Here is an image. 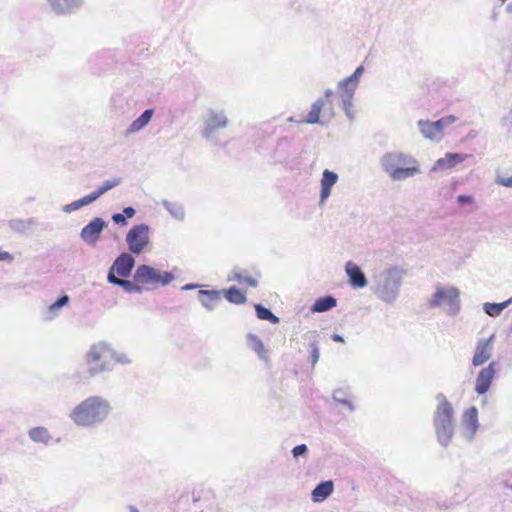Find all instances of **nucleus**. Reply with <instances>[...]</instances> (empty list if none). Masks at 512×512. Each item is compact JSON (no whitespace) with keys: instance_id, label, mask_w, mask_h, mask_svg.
Returning a JSON list of instances; mask_svg holds the SVG:
<instances>
[{"instance_id":"nucleus-27","label":"nucleus","mask_w":512,"mask_h":512,"mask_svg":"<svg viewBox=\"0 0 512 512\" xmlns=\"http://www.w3.org/2000/svg\"><path fill=\"white\" fill-rule=\"evenodd\" d=\"M336 305L337 300L331 295H326L316 299L311 307V311L318 313L327 312L334 308Z\"/></svg>"},{"instance_id":"nucleus-34","label":"nucleus","mask_w":512,"mask_h":512,"mask_svg":"<svg viewBox=\"0 0 512 512\" xmlns=\"http://www.w3.org/2000/svg\"><path fill=\"white\" fill-rule=\"evenodd\" d=\"M29 438L36 443L47 444L51 440V435L45 427H35L29 430Z\"/></svg>"},{"instance_id":"nucleus-16","label":"nucleus","mask_w":512,"mask_h":512,"mask_svg":"<svg viewBox=\"0 0 512 512\" xmlns=\"http://www.w3.org/2000/svg\"><path fill=\"white\" fill-rule=\"evenodd\" d=\"M345 272L348 282L354 289L365 288L368 284L367 278L361 268L352 261L345 264Z\"/></svg>"},{"instance_id":"nucleus-14","label":"nucleus","mask_w":512,"mask_h":512,"mask_svg":"<svg viewBox=\"0 0 512 512\" xmlns=\"http://www.w3.org/2000/svg\"><path fill=\"white\" fill-rule=\"evenodd\" d=\"M495 362H490L488 366L482 368L475 380L474 390L478 395L486 394L495 378L496 374Z\"/></svg>"},{"instance_id":"nucleus-11","label":"nucleus","mask_w":512,"mask_h":512,"mask_svg":"<svg viewBox=\"0 0 512 512\" xmlns=\"http://www.w3.org/2000/svg\"><path fill=\"white\" fill-rule=\"evenodd\" d=\"M126 242L133 254H140L149 243V226H132L127 233Z\"/></svg>"},{"instance_id":"nucleus-41","label":"nucleus","mask_w":512,"mask_h":512,"mask_svg":"<svg viewBox=\"0 0 512 512\" xmlns=\"http://www.w3.org/2000/svg\"><path fill=\"white\" fill-rule=\"evenodd\" d=\"M310 347H311V363L314 366L318 362L319 356H320L318 343L316 341H313L310 344Z\"/></svg>"},{"instance_id":"nucleus-10","label":"nucleus","mask_w":512,"mask_h":512,"mask_svg":"<svg viewBox=\"0 0 512 512\" xmlns=\"http://www.w3.org/2000/svg\"><path fill=\"white\" fill-rule=\"evenodd\" d=\"M49 11L57 17H68L77 14L85 4V0H45Z\"/></svg>"},{"instance_id":"nucleus-54","label":"nucleus","mask_w":512,"mask_h":512,"mask_svg":"<svg viewBox=\"0 0 512 512\" xmlns=\"http://www.w3.org/2000/svg\"><path fill=\"white\" fill-rule=\"evenodd\" d=\"M288 121L293 122L294 121L293 117H289Z\"/></svg>"},{"instance_id":"nucleus-32","label":"nucleus","mask_w":512,"mask_h":512,"mask_svg":"<svg viewBox=\"0 0 512 512\" xmlns=\"http://www.w3.org/2000/svg\"><path fill=\"white\" fill-rule=\"evenodd\" d=\"M95 201V197L90 193L85 195L84 197L71 202L70 204H66L62 207V211L65 213H72L76 210L83 208Z\"/></svg>"},{"instance_id":"nucleus-43","label":"nucleus","mask_w":512,"mask_h":512,"mask_svg":"<svg viewBox=\"0 0 512 512\" xmlns=\"http://www.w3.org/2000/svg\"><path fill=\"white\" fill-rule=\"evenodd\" d=\"M112 220L115 222V224H125V216L122 213H115L112 216Z\"/></svg>"},{"instance_id":"nucleus-21","label":"nucleus","mask_w":512,"mask_h":512,"mask_svg":"<svg viewBox=\"0 0 512 512\" xmlns=\"http://www.w3.org/2000/svg\"><path fill=\"white\" fill-rule=\"evenodd\" d=\"M334 491L332 480L321 481L311 492V499L315 503L325 501Z\"/></svg>"},{"instance_id":"nucleus-8","label":"nucleus","mask_w":512,"mask_h":512,"mask_svg":"<svg viewBox=\"0 0 512 512\" xmlns=\"http://www.w3.org/2000/svg\"><path fill=\"white\" fill-rule=\"evenodd\" d=\"M430 308H441L445 313L455 316L460 312V291L454 286H437L428 301Z\"/></svg>"},{"instance_id":"nucleus-36","label":"nucleus","mask_w":512,"mask_h":512,"mask_svg":"<svg viewBox=\"0 0 512 512\" xmlns=\"http://www.w3.org/2000/svg\"><path fill=\"white\" fill-rule=\"evenodd\" d=\"M457 118L454 115H448L445 117L440 118L437 121H434L436 127L438 130H440V134L444 135V129L452 125L454 122H456Z\"/></svg>"},{"instance_id":"nucleus-44","label":"nucleus","mask_w":512,"mask_h":512,"mask_svg":"<svg viewBox=\"0 0 512 512\" xmlns=\"http://www.w3.org/2000/svg\"><path fill=\"white\" fill-rule=\"evenodd\" d=\"M14 257L7 251H2L0 249V261L12 262Z\"/></svg>"},{"instance_id":"nucleus-55","label":"nucleus","mask_w":512,"mask_h":512,"mask_svg":"<svg viewBox=\"0 0 512 512\" xmlns=\"http://www.w3.org/2000/svg\"><path fill=\"white\" fill-rule=\"evenodd\" d=\"M2 483V478L0 477V484Z\"/></svg>"},{"instance_id":"nucleus-4","label":"nucleus","mask_w":512,"mask_h":512,"mask_svg":"<svg viewBox=\"0 0 512 512\" xmlns=\"http://www.w3.org/2000/svg\"><path fill=\"white\" fill-rule=\"evenodd\" d=\"M402 272L397 267L383 270L375 277L374 294L383 302L392 304L399 295Z\"/></svg>"},{"instance_id":"nucleus-15","label":"nucleus","mask_w":512,"mask_h":512,"mask_svg":"<svg viewBox=\"0 0 512 512\" xmlns=\"http://www.w3.org/2000/svg\"><path fill=\"white\" fill-rule=\"evenodd\" d=\"M134 265L135 260L133 256L128 253H122L113 262L108 273H113V275L117 274L120 277L126 278L131 274Z\"/></svg>"},{"instance_id":"nucleus-52","label":"nucleus","mask_w":512,"mask_h":512,"mask_svg":"<svg viewBox=\"0 0 512 512\" xmlns=\"http://www.w3.org/2000/svg\"><path fill=\"white\" fill-rule=\"evenodd\" d=\"M128 509H129V512H139V510L135 506H132V505H130L128 507Z\"/></svg>"},{"instance_id":"nucleus-1","label":"nucleus","mask_w":512,"mask_h":512,"mask_svg":"<svg viewBox=\"0 0 512 512\" xmlns=\"http://www.w3.org/2000/svg\"><path fill=\"white\" fill-rule=\"evenodd\" d=\"M112 411L110 401L99 395H92L78 403L69 418L78 427L94 428L106 421Z\"/></svg>"},{"instance_id":"nucleus-29","label":"nucleus","mask_w":512,"mask_h":512,"mask_svg":"<svg viewBox=\"0 0 512 512\" xmlns=\"http://www.w3.org/2000/svg\"><path fill=\"white\" fill-rule=\"evenodd\" d=\"M227 301L232 304H244L247 301L244 292H241L236 286H231L228 289L221 290Z\"/></svg>"},{"instance_id":"nucleus-48","label":"nucleus","mask_w":512,"mask_h":512,"mask_svg":"<svg viewBox=\"0 0 512 512\" xmlns=\"http://www.w3.org/2000/svg\"><path fill=\"white\" fill-rule=\"evenodd\" d=\"M198 285L197 284H194V283H188V284H185L184 286H182V290L184 291H188V290H193L195 288H197Z\"/></svg>"},{"instance_id":"nucleus-5","label":"nucleus","mask_w":512,"mask_h":512,"mask_svg":"<svg viewBox=\"0 0 512 512\" xmlns=\"http://www.w3.org/2000/svg\"><path fill=\"white\" fill-rule=\"evenodd\" d=\"M113 349L105 342L93 344L85 355L86 373L93 378L101 373L110 372L114 368L112 362Z\"/></svg>"},{"instance_id":"nucleus-6","label":"nucleus","mask_w":512,"mask_h":512,"mask_svg":"<svg viewBox=\"0 0 512 512\" xmlns=\"http://www.w3.org/2000/svg\"><path fill=\"white\" fill-rule=\"evenodd\" d=\"M201 136L213 145H219V136L222 130L229 126L227 112L223 108H208L202 117Z\"/></svg>"},{"instance_id":"nucleus-25","label":"nucleus","mask_w":512,"mask_h":512,"mask_svg":"<svg viewBox=\"0 0 512 512\" xmlns=\"http://www.w3.org/2000/svg\"><path fill=\"white\" fill-rule=\"evenodd\" d=\"M325 106V100L322 98L317 99L314 101L311 105V109L306 117L305 120H303V123L307 124H320L324 125V122L320 119V113L323 110V107Z\"/></svg>"},{"instance_id":"nucleus-12","label":"nucleus","mask_w":512,"mask_h":512,"mask_svg":"<svg viewBox=\"0 0 512 512\" xmlns=\"http://www.w3.org/2000/svg\"><path fill=\"white\" fill-rule=\"evenodd\" d=\"M461 428L463 436L471 441L479 428L478 409L475 406H471L463 412Z\"/></svg>"},{"instance_id":"nucleus-19","label":"nucleus","mask_w":512,"mask_h":512,"mask_svg":"<svg viewBox=\"0 0 512 512\" xmlns=\"http://www.w3.org/2000/svg\"><path fill=\"white\" fill-rule=\"evenodd\" d=\"M338 178V175L333 171L328 169L323 171L320 181V202H324L328 199L331 194L332 187L337 183Z\"/></svg>"},{"instance_id":"nucleus-22","label":"nucleus","mask_w":512,"mask_h":512,"mask_svg":"<svg viewBox=\"0 0 512 512\" xmlns=\"http://www.w3.org/2000/svg\"><path fill=\"white\" fill-rule=\"evenodd\" d=\"M107 280L111 284L122 287L127 293H141L143 291V287L134 280L120 279L116 277V275H113V273H108Z\"/></svg>"},{"instance_id":"nucleus-39","label":"nucleus","mask_w":512,"mask_h":512,"mask_svg":"<svg viewBox=\"0 0 512 512\" xmlns=\"http://www.w3.org/2000/svg\"><path fill=\"white\" fill-rule=\"evenodd\" d=\"M112 362H116L122 365H129L132 361L126 353H119L113 350Z\"/></svg>"},{"instance_id":"nucleus-37","label":"nucleus","mask_w":512,"mask_h":512,"mask_svg":"<svg viewBox=\"0 0 512 512\" xmlns=\"http://www.w3.org/2000/svg\"><path fill=\"white\" fill-rule=\"evenodd\" d=\"M117 180H107L103 183L101 187L98 188V190L92 192L91 194L95 197V201L103 195L105 192L109 191L110 189L114 188L118 185Z\"/></svg>"},{"instance_id":"nucleus-42","label":"nucleus","mask_w":512,"mask_h":512,"mask_svg":"<svg viewBox=\"0 0 512 512\" xmlns=\"http://www.w3.org/2000/svg\"><path fill=\"white\" fill-rule=\"evenodd\" d=\"M495 182L501 186L512 188V176L504 177L501 175H497Z\"/></svg>"},{"instance_id":"nucleus-50","label":"nucleus","mask_w":512,"mask_h":512,"mask_svg":"<svg viewBox=\"0 0 512 512\" xmlns=\"http://www.w3.org/2000/svg\"><path fill=\"white\" fill-rule=\"evenodd\" d=\"M504 120L507 121L512 127V110L509 111V113L505 116Z\"/></svg>"},{"instance_id":"nucleus-51","label":"nucleus","mask_w":512,"mask_h":512,"mask_svg":"<svg viewBox=\"0 0 512 512\" xmlns=\"http://www.w3.org/2000/svg\"><path fill=\"white\" fill-rule=\"evenodd\" d=\"M89 224H106L101 218H94L92 221L89 222Z\"/></svg>"},{"instance_id":"nucleus-2","label":"nucleus","mask_w":512,"mask_h":512,"mask_svg":"<svg viewBox=\"0 0 512 512\" xmlns=\"http://www.w3.org/2000/svg\"><path fill=\"white\" fill-rule=\"evenodd\" d=\"M380 166L394 182H401L421 173L418 160L411 154L401 151L385 153L380 158Z\"/></svg>"},{"instance_id":"nucleus-46","label":"nucleus","mask_w":512,"mask_h":512,"mask_svg":"<svg viewBox=\"0 0 512 512\" xmlns=\"http://www.w3.org/2000/svg\"><path fill=\"white\" fill-rule=\"evenodd\" d=\"M136 211L133 207L124 208L122 214H124L125 219L132 218L135 215Z\"/></svg>"},{"instance_id":"nucleus-35","label":"nucleus","mask_w":512,"mask_h":512,"mask_svg":"<svg viewBox=\"0 0 512 512\" xmlns=\"http://www.w3.org/2000/svg\"><path fill=\"white\" fill-rule=\"evenodd\" d=\"M254 308L259 319L269 321L272 324L279 322V318L274 315L270 309L264 307L262 304H255Z\"/></svg>"},{"instance_id":"nucleus-49","label":"nucleus","mask_w":512,"mask_h":512,"mask_svg":"<svg viewBox=\"0 0 512 512\" xmlns=\"http://www.w3.org/2000/svg\"><path fill=\"white\" fill-rule=\"evenodd\" d=\"M331 339H332L333 341H335V342H339V343H343V342H344V338H343V336H341V335H339V334H336V333L332 334Z\"/></svg>"},{"instance_id":"nucleus-26","label":"nucleus","mask_w":512,"mask_h":512,"mask_svg":"<svg viewBox=\"0 0 512 512\" xmlns=\"http://www.w3.org/2000/svg\"><path fill=\"white\" fill-rule=\"evenodd\" d=\"M247 345L261 360L268 361V352L265 349L262 340L257 335L249 333L247 335Z\"/></svg>"},{"instance_id":"nucleus-30","label":"nucleus","mask_w":512,"mask_h":512,"mask_svg":"<svg viewBox=\"0 0 512 512\" xmlns=\"http://www.w3.org/2000/svg\"><path fill=\"white\" fill-rule=\"evenodd\" d=\"M228 281H237L238 283H246L251 287H256L258 285V281L247 275L245 270L234 269L231 274L228 275Z\"/></svg>"},{"instance_id":"nucleus-18","label":"nucleus","mask_w":512,"mask_h":512,"mask_svg":"<svg viewBox=\"0 0 512 512\" xmlns=\"http://www.w3.org/2000/svg\"><path fill=\"white\" fill-rule=\"evenodd\" d=\"M222 298L221 290H199L198 299L207 311H213Z\"/></svg>"},{"instance_id":"nucleus-40","label":"nucleus","mask_w":512,"mask_h":512,"mask_svg":"<svg viewBox=\"0 0 512 512\" xmlns=\"http://www.w3.org/2000/svg\"><path fill=\"white\" fill-rule=\"evenodd\" d=\"M291 453L294 458L306 457L308 454V447L305 444L297 445L292 449Z\"/></svg>"},{"instance_id":"nucleus-24","label":"nucleus","mask_w":512,"mask_h":512,"mask_svg":"<svg viewBox=\"0 0 512 512\" xmlns=\"http://www.w3.org/2000/svg\"><path fill=\"white\" fill-rule=\"evenodd\" d=\"M69 300L70 298L66 294L60 296L54 303H52L46 309V311L43 314V319L45 321H52L53 319H55L59 315L61 308H63L69 303Z\"/></svg>"},{"instance_id":"nucleus-28","label":"nucleus","mask_w":512,"mask_h":512,"mask_svg":"<svg viewBox=\"0 0 512 512\" xmlns=\"http://www.w3.org/2000/svg\"><path fill=\"white\" fill-rule=\"evenodd\" d=\"M105 226H84L81 231V238L87 244L94 245L99 239Z\"/></svg>"},{"instance_id":"nucleus-7","label":"nucleus","mask_w":512,"mask_h":512,"mask_svg":"<svg viewBox=\"0 0 512 512\" xmlns=\"http://www.w3.org/2000/svg\"><path fill=\"white\" fill-rule=\"evenodd\" d=\"M174 278L172 272L161 271L146 264L139 265L133 274L134 281L146 290L156 289L159 286H167Z\"/></svg>"},{"instance_id":"nucleus-38","label":"nucleus","mask_w":512,"mask_h":512,"mask_svg":"<svg viewBox=\"0 0 512 512\" xmlns=\"http://www.w3.org/2000/svg\"><path fill=\"white\" fill-rule=\"evenodd\" d=\"M332 398H333L334 401H336V402H338L340 404L345 405L350 411H354L353 403L344 397V391L343 390H340V389L335 390L334 393H333Z\"/></svg>"},{"instance_id":"nucleus-3","label":"nucleus","mask_w":512,"mask_h":512,"mask_svg":"<svg viewBox=\"0 0 512 512\" xmlns=\"http://www.w3.org/2000/svg\"><path fill=\"white\" fill-rule=\"evenodd\" d=\"M437 406L433 413V427L437 442L443 448L451 443L455 434V411L443 393L436 395Z\"/></svg>"},{"instance_id":"nucleus-20","label":"nucleus","mask_w":512,"mask_h":512,"mask_svg":"<svg viewBox=\"0 0 512 512\" xmlns=\"http://www.w3.org/2000/svg\"><path fill=\"white\" fill-rule=\"evenodd\" d=\"M417 126L421 135L430 141L440 142L443 139V134L437 129L434 122L429 120H419Z\"/></svg>"},{"instance_id":"nucleus-31","label":"nucleus","mask_w":512,"mask_h":512,"mask_svg":"<svg viewBox=\"0 0 512 512\" xmlns=\"http://www.w3.org/2000/svg\"><path fill=\"white\" fill-rule=\"evenodd\" d=\"M512 303V297L501 303L486 302L483 304L484 312L491 317H498L504 309Z\"/></svg>"},{"instance_id":"nucleus-13","label":"nucleus","mask_w":512,"mask_h":512,"mask_svg":"<svg viewBox=\"0 0 512 512\" xmlns=\"http://www.w3.org/2000/svg\"><path fill=\"white\" fill-rule=\"evenodd\" d=\"M495 335L492 334L489 338H481L477 341L475 352L472 358V365L478 367L487 362L492 356L493 342Z\"/></svg>"},{"instance_id":"nucleus-47","label":"nucleus","mask_w":512,"mask_h":512,"mask_svg":"<svg viewBox=\"0 0 512 512\" xmlns=\"http://www.w3.org/2000/svg\"><path fill=\"white\" fill-rule=\"evenodd\" d=\"M333 94H334V92H333L332 89H326L325 90V92H324V95H325V98H326L325 104L326 103L331 104V97H332Z\"/></svg>"},{"instance_id":"nucleus-23","label":"nucleus","mask_w":512,"mask_h":512,"mask_svg":"<svg viewBox=\"0 0 512 512\" xmlns=\"http://www.w3.org/2000/svg\"><path fill=\"white\" fill-rule=\"evenodd\" d=\"M154 114L153 109H146L137 119H135L128 127L126 134H135L144 129L152 119Z\"/></svg>"},{"instance_id":"nucleus-45","label":"nucleus","mask_w":512,"mask_h":512,"mask_svg":"<svg viewBox=\"0 0 512 512\" xmlns=\"http://www.w3.org/2000/svg\"><path fill=\"white\" fill-rule=\"evenodd\" d=\"M472 200H473V198L471 196H469V195H460L457 198L458 203L461 204V205H465V204L471 203Z\"/></svg>"},{"instance_id":"nucleus-56","label":"nucleus","mask_w":512,"mask_h":512,"mask_svg":"<svg viewBox=\"0 0 512 512\" xmlns=\"http://www.w3.org/2000/svg\"><path fill=\"white\" fill-rule=\"evenodd\" d=\"M511 331H512V324H511Z\"/></svg>"},{"instance_id":"nucleus-57","label":"nucleus","mask_w":512,"mask_h":512,"mask_svg":"<svg viewBox=\"0 0 512 512\" xmlns=\"http://www.w3.org/2000/svg\"><path fill=\"white\" fill-rule=\"evenodd\" d=\"M502 1L504 2L505 0H502Z\"/></svg>"},{"instance_id":"nucleus-33","label":"nucleus","mask_w":512,"mask_h":512,"mask_svg":"<svg viewBox=\"0 0 512 512\" xmlns=\"http://www.w3.org/2000/svg\"><path fill=\"white\" fill-rule=\"evenodd\" d=\"M163 206L172 216L175 221H183L185 218V211L182 204L177 202L163 201Z\"/></svg>"},{"instance_id":"nucleus-17","label":"nucleus","mask_w":512,"mask_h":512,"mask_svg":"<svg viewBox=\"0 0 512 512\" xmlns=\"http://www.w3.org/2000/svg\"><path fill=\"white\" fill-rule=\"evenodd\" d=\"M466 158V154L448 152L444 155V157L439 158L435 162L434 166L432 167V171L452 169L458 164L464 162Z\"/></svg>"},{"instance_id":"nucleus-9","label":"nucleus","mask_w":512,"mask_h":512,"mask_svg":"<svg viewBox=\"0 0 512 512\" xmlns=\"http://www.w3.org/2000/svg\"><path fill=\"white\" fill-rule=\"evenodd\" d=\"M363 72H364V67L362 65H360L359 67L356 68V70L354 71V73L351 76L341 80L338 83V92L340 94L342 108H343L346 116L350 120H353L355 117L354 111L352 109L353 108V98H354V93H355V91L358 87V84L360 82V79L363 75Z\"/></svg>"},{"instance_id":"nucleus-58","label":"nucleus","mask_w":512,"mask_h":512,"mask_svg":"<svg viewBox=\"0 0 512 512\" xmlns=\"http://www.w3.org/2000/svg\"><path fill=\"white\" fill-rule=\"evenodd\" d=\"M511 488H512V485H511Z\"/></svg>"},{"instance_id":"nucleus-53","label":"nucleus","mask_w":512,"mask_h":512,"mask_svg":"<svg viewBox=\"0 0 512 512\" xmlns=\"http://www.w3.org/2000/svg\"><path fill=\"white\" fill-rule=\"evenodd\" d=\"M506 10L507 12L512 13V2L507 5Z\"/></svg>"}]
</instances>
